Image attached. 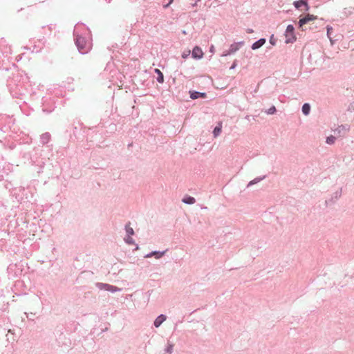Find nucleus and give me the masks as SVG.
Segmentation results:
<instances>
[{
	"label": "nucleus",
	"mask_w": 354,
	"mask_h": 354,
	"mask_svg": "<svg viewBox=\"0 0 354 354\" xmlns=\"http://www.w3.org/2000/svg\"><path fill=\"white\" fill-rule=\"evenodd\" d=\"M75 44L80 54H86L91 48L90 44L88 42L86 39L81 35H75Z\"/></svg>",
	"instance_id": "f257e3e1"
},
{
	"label": "nucleus",
	"mask_w": 354,
	"mask_h": 354,
	"mask_svg": "<svg viewBox=\"0 0 354 354\" xmlns=\"http://www.w3.org/2000/svg\"><path fill=\"white\" fill-rule=\"evenodd\" d=\"M284 35L286 37V44H292L296 41V36L295 35V27L293 25H288Z\"/></svg>",
	"instance_id": "f03ea898"
},
{
	"label": "nucleus",
	"mask_w": 354,
	"mask_h": 354,
	"mask_svg": "<svg viewBox=\"0 0 354 354\" xmlns=\"http://www.w3.org/2000/svg\"><path fill=\"white\" fill-rule=\"evenodd\" d=\"M96 286L100 290H104L111 292H115L120 290V288L117 286L100 282L97 283Z\"/></svg>",
	"instance_id": "7ed1b4c3"
},
{
	"label": "nucleus",
	"mask_w": 354,
	"mask_h": 354,
	"mask_svg": "<svg viewBox=\"0 0 354 354\" xmlns=\"http://www.w3.org/2000/svg\"><path fill=\"white\" fill-rule=\"evenodd\" d=\"M317 18V16L308 14L305 17H303L299 19V22H298V28H301V30H303L304 29L302 28V27L304 25L306 24L309 21L316 19Z\"/></svg>",
	"instance_id": "20e7f679"
},
{
	"label": "nucleus",
	"mask_w": 354,
	"mask_h": 354,
	"mask_svg": "<svg viewBox=\"0 0 354 354\" xmlns=\"http://www.w3.org/2000/svg\"><path fill=\"white\" fill-rule=\"evenodd\" d=\"M342 188L339 190L336 191L333 194L331 198L328 200H326L325 203L326 205H329L335 203V201L339 199L342 196Z\"/></svg>",
	"instance_id": "39448f33"
},
{
	"label": "nucleus",
	"mask_w": 354,
	"mask_h": 354,
	"mask_svg": "<svg viewBox=\"0 0 354 354\" xmlns=\"http://www.w3.org/2000/svg\"><path fill=\"white\" fill-rule=\"evenodd\" d=\"M203 55L202 49L197 46H196L192 51V57L195 59H200L203 58Z\"/></svg>",
	"instance_id": "423d86ee"
},
{
	"label": "nucleus",
	"mask_w": 354,
	"mask_h": 354,
	"mask_svg": "<svg viewBox=\"0 0 354 354\" xmlns=\"http://www.w3.org/2000/svg\"><path fill=\"white\" fill-rule=\"evenodd\" d=\"M167 251V250H165L164 251H152L145 255L144 257L151 258L152 257H154L156 259H159L165 255Z\"/></svg>",
	"instance_id": "0eeeda50"
},
{
	"label": "nucleus",
	"mask_w": 354,
	"mask_h": 354,
	"mask_svg": "<svg viewBox=\"0 0 354 354\" xmlns=\"http://www.w3.org/2000/svg\"><path fill=\"white\" fill-rule=\"evenodd\" d=\"M189 96L192 100H196L198 98H205L207 97V94L205 92H199L197 91H189Z\"/></svg>",
	"instance_id": "6e6552de"
},
{
	"label": "nucleus",
	"mask_w": 354,
	"mask_h": 354,
	"mask_svg": "<svg viewBox=\"0 0 354 354\" xmlns=\"http://www.w3.org/2000/svg\"><path fill=\"white\" fill-rule=\"evenodd\" d=\"M243 41H239L231 44L230 48L228 49V54H234V53H236L237 50H239L240 47L243 45Z\"/></svg>",
	"instance_id": "1a4fd4ad"
},
{
	"label": "nucleus",
	"mask_w": 354,
	"mask_h": 354,
	"mask_svg": "<svg viewBox=\"0 0 354 354\" xmlns=\"http://www.w3.org/2000/svg\"><path fill=\"white\" fill-rule=\"evenodd\" d=\"M167 316L161 314L158 315L153 322V325L156 328H158L166 320Z\"/></svg>",
	"instance_id": "9d476101"
},
{
	"label": "nucleus",
	"mask_w": 354,
	"mask_h": 354,
	"mask_svg": "<svg viewBox=\"0 0 354 354\" xmlns=\"http://www.w3.org/2000/svg\"><path fill=\"white\" fill-rule=\"evenodd\" d=\"M266 39L265 38H261L252 44L251 48L252 50H257L260 48L261 46H263L266 44Z\"/></svg>",
	"instance_id": "9b49d317"
},
{
	"label": "nucleus",
	"mask_w": 354,
	"mask_h": 354,
	"mask_svg": "<svg viewBox=\"0 0 354 354\" xmlns=\"http://www.w3.org/2000/svg\"><path fill=\"white\" fill-rule=\"evenodd\" d=\"M50 134L48 132H46L40 136V142L42 145H46L50 141Z\"/></svg>",
	"instance_id": "f8f14e48"
},
{
	"label": "nucleus",
	"mask_w": 354,
	"mask_h": 354,
	"mask_svg": "<svg viewBox=\"0 0 354 354\" xmlns=\"http://www.w3.org/2000/svg\"><path fill=\"white\" fill-rule=\"evenodd\" d=\"M154 72L157 74L156 80L158 83L164 82V75L163 73L158 68H155Z\"/></svg>",
	"instance_id": "ddd939ff"
},
{
	"label": "nucleus",
	"mask_w": 354,
	"mask_h": 354,
	"mask_svg": "<svg viewBox=\"0 0 354 354\" xmlns=\"http://www.w3.org/2000/svg\"><path fill=\"white\" fill-rule=\"evenodd\" d=\"M306 3V0H297L293 2V6L297 10H302V8Z\"/></svg>",
	"instance_id": "4468645a"
},
{
	"label": "nucleus",
	"mask_w": 354,
	"mask_h": 354,
	"mask_svg": "<svg viewBox=\"0 0 354 354\" xmlns=\"http://www.w3.org/2000/svg\"><path fill=\"white\" fill-rule=\"evenodd\" d=\"M182 201L185 204L192 205L196 202V200L191 196H186L183 198Z\"/></svg>",
	"instance_id": "2eb2a0df"
},
{
	"label": "nucleus",
	"mask_w": 354,
	"mask_h": 354,
	"mask_svg": "<svg viewBox=\"0 0 354 354\" xmlns=\"http://www.w3.org/2000/svg\"><path fill=\"white\" fill-rule=\"evenodd\" d=\"M266 177V176H259V177H257L255 178L254 179H253L252 180L250 181L247 185V187H249L254 184H257L258 183H259L260 181L263 180V179H265Z\"/></svg>",
	"instance_id": "dca6fc26"
},
{
	"label": "nucleus",
	"mask_w": 354,
	"mask_h": 354,
	"mask_svg": "<svg viewBox=\"0 0 354 354\" xmlns=\"http://www.w3.org/2000/svg\"><path fill=\"white\" fill-rule=\"evenodd\" d=\"M301 111L304 115H308L310 111V105L308 103H304L301 108Z\"/></svg>",
	"instance_id": "f3484780"
},
{
	"label": "nucleus",
	"mask_w": 354,
	"mask_h": 354,
	"mask_svg": "<svg viewBox=\"0 0 354 354\" xmlns=\"http://www.w3.org/2000/svg\"><path fill=\"white\" fill-rule=\"evenodd\" d=\"M130 222H128L125 225V230L127 236H133L134 234V230L132 227H130Z\"/></svg>",
	"instance_id": "a211bd4d"
},
{
	"label": "nucleus",
	"mask_w": 354,
	"mask_h": 354,
	"mask_svg": "<svg viewBox=\"0 0 354 354\" xmlns=\"http://www.w3.org/2000/svg\"><path fill=\"white\" fill-rule=\"evenodd\" d=\"M174 344L168 342L167 346L165 348V351L169 354H171V353L173 352V350H174Z\"/></svg>",
	"instance_id": "6ab92c4d"
},
{
	"label": "nucleus",
	"mask_w": 354,
	"mask_h": 354,
	"mask_svg": "<svg viewBox=\"0 0 354 354\" xmlns=\"http://www.w3.org/2000/svg\"><path fill=\"white\" fill-rule=\"evenodd\" d=\"M221 125H217L213 130V134L214 137H217L221 132Z\"/></svg>",
	"instance_id": "aec40b11"
},
{
	"label": "nucleus",
	"mask_w": 354,
	"mask_h": 354,
	"mask_svg": "<svg viewBox=\"0 0 354 354\" xmlns=\"http://www.w3.org/2000/svg\"><path fill=\"white\" fill-rule=\"evenodd\" d=\"M124 241L126 243L129 244V245H134L135 244V241L134 240L131 238V236H127L124 239Z\"/></svg>",
	"instance_id": "412c9836"
},
{
	"label": "nucleus",
	"mask_w": 354,
	"mask_h": 354,
	"mask_svg": "<svg viewBox=\"0 0 354 354\" xmlns=\"http://www.w3.org/2000/svg\"><path fill=\"white\" fill-rule=\"evenodd\" d=\"M265 112L268 115H273L277 112V109L274 106H272L270 109H268V110H266Z\"/></svg>",
	"instance_id": "4be33fe9"
},
{
	"label": "nucleus",
	"mask_w": 354,
	"mask_h": 354,
	"mask_svg": "<svg viewBox=\"0 0 354 354\" xmlns=\"http://www.w3.org/2000/svg\"><path fill=\"white\" fill-rule=\"evenodd\" d=\"M336 140V138L333 136H330L326 138V142L328 145H333Z\"/></svg>",
	"instance_id": "5701e85b"
},
{
	"label": "nucleus",
	"mask_w": 354,
	"mask_h": 354,
	"mask_svg": "<svg viewBox=\"0 0 354 354\" xmlns=\"http://www.w3.org/2000/svg\"><path fill=\"white\" fill-rule=\"evenodd\" d=\"M269 41H270V43L272 46H275V45H276L277 39L274 38V35H272L270 36V39H269Z\"/></svg>",
	"instance_id": "b1692460"
},
{
	"label": "nucleus",
	"mask_w": 354,
	"mask_h": 354,
	"mask_svg": "<svg viewBox=\"0 0 354 354\" xmlns=\"http://www.w3.org/2000/svg\"><path fill=\"white\" fill-rule=\"evenodd\" d=\"M190 53H191V51H190V50H185V51H184V52L183 53V54H182V57H183V59H186V58H187V57L189 56Z\"/></svg>",
	"instance_id": "393cba45"
},
{
	"label": "nucleus",
	"mask_w": 354,
	"mask_h": 354,
	"mask_svg": "<svg viewBox=\"0 0 354 354\" xmlns=\"http://www.w3.org/2000/svg\"><path fill=\"white\" fill-rule=\"evenodd\" d=\"M6 354H12L13 352H14V348L12 346H10V347H7L6 346Z\"/></svg>",
	"instance_id": "a878e982"
},
{
	"label": "nucleus",
	"mask_w": 354,
	"mask_h": 354,
	"mask_svg": "<svg viewBox=\"0 0 354 354\" xmlns=\"http://www.w3.org/2000/svg\"><path fill=\"white\" fill-rule=\"evenodd\" d=\"M347 111H354V102H351L349 105H348V107L347 109Z\"/></svg>",
	"instance_id": "bb28decb"
},
{
	"label": "nucleus",
	"mask_w": 354,
	"mask_h": 354,
	"mask_svg": "<svg viewBox=\"0 0 354 354\" xmlns=\"http://www.w3.org/2000/svg\"><path fill=\"white\" fill-rule=\"evenodd\" d=\"M303 7H304V11L307 12L310 10V6L308 3V0H306V3L304 4V6Z\"/></svg>",
	"instance_id": "cd10ccee"
},
{
	"label": "nucleus",
	"mask_w": 354,
	"mask_h": 354,
	"mask_svg": "<svg viewBox=\"0 0 354 354\" xmlns=\"http://www.w3.org/2000/svg\"><path fill=\"white\" fill-rule=\"evenodd\" d=\"M347 129L346 128V127L344 125H340L338 127V128L337 129V131H338L339 133L341 132V131L342 130H346Z\"/></svg>",
	"instance_id": "c85d7f7f"
},
{
	"label": "nucleus",
	"mask_w": 354,
	"mask_h": 354,
	"mask_svg": "<svg viewBox=\"0 0 354 354\" xmlns=\"http://www.w3.org/2000/svg\"><path fill=\"white\" fill-rule=\"evenodd\" d=\"M236 66H237V60L235 59L233 62V63H232V66H230V69H231V70L234 69L236 67Z\"/></svg>",
	"instance_id": "c756f323"
},
{
	"label": "nucleus",
	"mask_w": 354,
	"mask_h": 354,
	"mask_svg": "<svg viewBox=\"0 0 354 354\" xmlns=\"http://www.w3.org/2000/svg\"><path fill=\"white\" fill-rule=\"evenodd\" d=\"M6 333V329L0 326V336L4 335Z\"/></svg>",
	"instance_id": "7c9ffc66"
},
{
	"label": "nucleus",
	"mask_w": 354,
	"mask_h": 354,
	"mask_svg": "<svg viewBox=\"0 0 354 354\" xmlns=\"http://www.w3.org/2000/svg\"><path fill=\"white\" fill-rule=\"evenodd\" d=\"M231 54H228V50H225L223 51V53H222L221 56L224 57V56H227V55H230Z\"/></svg>",
	"instance_id": "2f4dec72"
},
{
	"label": "nucleus",
	"mask_w": 354,
	"mask_h": 354,
	"mask_svg": "<svg viewBox=\"0 0 354 354\" xmlns=\"http://www.w3.org/2000/svg\"><path fill=\"white\" fill-rule=\"evenodd\" d=\"M174 1V0H169L168 3L165 6H164L165 8L169 7V6Z\"/></svg>",
	"instance_id": "473e14b6"
},
{
	"label": "nucleus",
	"mask_w": 354,
	"mask_h": 354,
	"mask_svg": "<svg viewBox=\"0 0 354 354\" xmlns=\"http://www.w3.org/2000/svg\"><path fill=\"white\" fill-rule=\"evenodd\" d=\"M246 32L248 33H252L254 32V30L252 28H248Z\"/></svg>",
	"instance_id": "72a5a7b5"
},
{
	"label": "nucleus",
	"mask_w": 354,
	"mask_h": 354,
	"mask_svg": "<svg viewBox=\"0 0 354 354\" xmlns=\"http://www.w3.org/2000/svg\"><path fill=\"white\" fill-rule=\"evenodd\" d=\"M332 30L331 27L327 26V34L329 35L330 30Z\"/></svg>",
	"instance_id": "f704fd0d"
},
{
	"label": "nucleus",
	"mask_w": 354,
	"mask_h": 354,
	"mask_svg": "<svg viewBox=\"0 0 354 354\" xmlns=\"http://www.w3.org/2000/svg\"><path fill=\"white\" fill-rule=\"evenodd\" d=\"M134 245H136V248H135L134 250H139V246H138V244H136V243H135Z\"/></svg>",
	"instance_id": "c9c22d12"
},
{
	"label": "nucleus",
	"mask_w": 354,
	"mask_h": 354,
	"mask_svg": "<svg viewBox=\"0 0 354 354\" xmlns=\"http://www.w3.org/2000/svg\"><path fill=\"white\" fill-rule=\"evenodd\" d=\"M210 51H211V52H213V51H214V46H211V48H210Z\"/></svg>",
	"instance_id": "e433bc0d"
}]
</instances>
